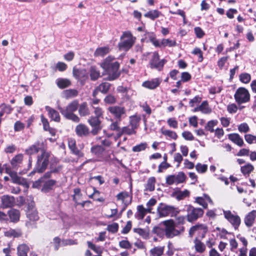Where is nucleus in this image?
I'll use <instances>...</instances> for the list:
<instances>
[{"instance_id":"1","label":"nucleus","mask_w":256,"mask_h":256,"mask_svg":"<svg viewBox=\"0 0 256 256\" xmlns=\"http://www.w3.org/2000/svg\"><path fill=\"white\" fill-rule=\"evenodd\" d=\"M114 57L109 56L107 57L104 62L101 64V67L106 70L108 74V80H113L116 79L120 75L118 71L120 64L118 62H112Z\"/></svg>"},{"instance_id":"2","label":"nucleus","mask_w":256,"mask_h":256,"mask_svg":"<svg viewBox=\"0 0 256 256\" xmlns=\"http://www.w3.org/2000/svg\"><path fill=\"white\" fill-rule=\"evenodd\" d=\"M50 154L48 152L42 150L40 154L37 156L36 162L31 174L42 173L46 170L49 163Z\"/></svg>"},{"instance_id":"3","label":"nucleus","mask_w":256,"mask_h":256,"mask_svg":"<svg viewBox=\"0 0 256 256\" xmlns=\"http://www.w3.org/2000/svg\"><path fill=\"white\" fill-rule=\"evenodd\" d=\"M78 107V102L76 100L70 103L65 108L58 107L60 112L66 118L72 120L74 122H78L80 118L74 112L76 111Z\"/></svg>"},{"instance_id":"4","label":"nucleus","mask_w":256,"mask_h":256,"mask_svg":"<svg viewBox=\"0 0 256 256\" xmlns=\"http://www.w3.org/2000/svg\"><path fill=\"white\" fill-rule=\"evenodd\" d=\"M136 38L129 31L124 32L120 36V40L118 44L120 50L127 51L130 50L134 43Z\"/></svg>"},{"instance_id":"5","label":"nucleus","mask_w":256,"mask_h":256,"mask_svg":"<svg viewBox=\"0 0 256 256\" xmlns=\"http://www.w3.org/2000/svg\"><path fill=\"white\" fill-rule=\"evenodd\" d=\"M163 224L166 226L165 233L168 238H172L174 236H178L184 231V227H182L180 230L176 229L172 220H165L163 222Z\"/></svg>"},{"instance_id":"6","label":"nucleus","mask_w":256,"mask_h":256,"mask_svg":"<svg viewBox=\"0 0 256 256\" xmlns=\"http://www.w3.org/2000/svg\"><path fill=\"white\" fill-rule=\"evenodd\" d=\"M186 218L189 222H193L202 217L204 214V210L201 208H194L191 205L186 206Z\"/></svg>"},{"instance_id":"7","label":"nucleus","mask_w":256,"mask_h":256,"mask_svg":"<svg viewBox=\"0 0 256 256\" xmlns=\"http://www.w3.org/2000/svg\"><path fill=\"white\" fill-rule=\"evenodd\" d=\"M236 101L239 104L248 102L250 100V94L248 91L244 88H238L234 95Z\"/></svg>"},{"instance_id":"8","label":"nucleus","mask_w":256,"mask_h":256,"mask_svg":"<svg viewBox=\"0 0 256 256\" xmlns=\"http://www.w3.org/2000/svg\"><path fill=\"white\" fill-rule=\"evenodd\" d=\"M224 218L236 230L238 229L241 220L240 217L236 214H234L230 210H223Z\"/></svg>"},{"instance_id":"9","label":"nucleus","mask_w":256,"mask_h":256,"mask_svg":"<svg viewBox=\"0 0 256 256\" xmlns=\"http://www.w3.org/2000/svg\"><path fill=\"white\" fill-rule=\"evenodd\" d=\"M186 176L182 172H178L177 175L172 174L168 176L166 178V184L168 185L178 184L185 182Z\"/></svg>"},{"instance_id":"10","label":"nucleus","mask_w":256,"mask_h":256,"mask_svg":"<svg viewBox=\"0 0 256 256\" xmlns=\"http://www.w3.org/2000/svg\"><path fill=\"white\" fill-rule=\"evenodd\" d=\"M158 212L160 217H166L170 215L172 216L175 214V208L170 206L161 203L158 207Z\"/></svg>"},{"instance_id":"11","label":"nucleus","mask_w":256,"mask_h":256,"mask_svg":"<svg viewBox=\"0 0 256 256\" xmlns=\"http://www.w3.org/2000/svg\"><path fill=\"white\" fill-rule=\"evenodd\" d=\"M108 112L116 120L120 122L126 114V109L123 106H112L108 108Z\"/></svg>"},{"instance_id":"12","label":"nucleus","mask_w":256,"mask_h":256,"mask_svg":"<svg viewBox=\"0 0 256 256\" xmlns=\"http://www.w3.org/2000/svg\"><path fill=\"white\" fill-rule=\"evenodd\" d=\"M164 63V60H160V57L158 52H154L153 53L152 57L150 62V66L152 68H156L160 70L162 68Z\"/></svg>"},{"instance_id":"13","label":"nucleus","mask_w":256,"mask_h":256,"mask_svg":"<svg viewBox=\"0 0 256 256\" xmlns=\"http://www.w3.org/2000/svg\"><path fill=\"white\" fill-rule=\"evenodd\" d=\"M56 182V180H48L44 182H36L34 185H41L42 186L41 191L43 192H48L52 190Z\"/></svg>"},{"instance_id":"14","label":"nucleus","mask_w":256,"mask_h":256,"mask_svg":"<svg viewBox=\"0 0 256 256\" xmlns=\"http://www.w3.org/2000/svg\"><path fill=\"white\" fill-rule=\"evenodd\" d=\"M207 230V228L204 224H196L190 229L188 234L190 238H192L196 233L198 234H202V237H204Z\"/></svg>"},{"instance_id":"15","label":"nucleus","mask_w":256,"mask_h":256,"mask_svg":"<svg viewBox=\"0 0 256 256\" xmlns=\"http://www.w3.org/2000/svg\"><path fill=\"white\" fill-rule=\"evenodd\" d=\"M0 207L2 208H7L13 206L15 204V199L14 196L8 195H4L1 198Z\"/></svg>"},{"instance_id":"16","label":"nucleus","mask_w":256,"mask_h":256,"mask_svg":"<svg viewBox=\"0 0 256 256\" xmlns=\"http://www.w3.org/2000/svg\"><path fill=\"white\" fill-rule=\"evenodd\" d=\"M40 150V148L38 146V144H33L30 147H28V148H26L25 150V152L26 154L28 155L29 158H28V168H31L32 165V156L34 154H36Z\"/></svg>"},{"instance_id":"17","label":"nucleus","mask_w":256,"mask_h":256,"mask_svg":"<svg viewBox=\"0 0 256 256\" xmlns=\"http://www.w3.org/2000/svg\"><path fill=\"white\" fill-rule=\"evenodd\" d=\"M75 132L80 137L87 136L90 134L88 128L84 124H80L76 126Z\"/></svg>"},{"instance_id":"18","label":"nucleus","mask_w":256,"mask_h":256,"mask_svg":"<svg viewBox=\"0 0 256 256\" xmlns=\"http://www.w3.org/2000/svg\"><path fill=\"white\" fill-rule=\"evenodd\" d=\"M193 243V248L196 253L202 254L206 250V244L202 242L198 237L194 240Z\"/></svg>"},{"instance_id":"19","label":"nucleus","mask_w":256,"mask_h":256,"mask_svg":"<svg viewBox=\"0 0 256 256\" xmlns=\"http://www.w3.org/2000/svg\"><path fill=\"white\" fill-rule=\"evenodd\" d=\"M68 146L73 154L78 158L84 156V154L76 148V142L74 139L70 138L68 140Z\"/></svg>"},{"instance_id":"20","label":"nucleus","mask_w":256,"mask_h":256,"mask_svg":"<svg viewBox=\"0 0 256 256\" xmlns=\"http://www.w3.org/2000/svg\"><path fill=\"white\" fill-rule=\"evenodd\" d=\"M256 218V210H252L248 212L244 217V222L248 228L251 227L254 224Z\"/></svg>"},{"instance_id":"21","label":"nucleus","mask_w":256,"mask_h":256,"mask_svg":"<svg viewBox=\"0 0 256 256\" xmlns=\"http://www.w3.org/2000/svg\"><path fill=\"white\" fill-rule=\"evenodd\" d=\"M161 80L156 78L150 80L145 81L142 83V86L147 88L154 90L160 84Z\"/></svg>"},{"instance_id":"22","label":"nucleus","mask_w":256,"mask_h":256,"mask_svg":"<svg viewBox=\"0 0 256 256\" xmlns=\"http://www.w3.org/2000/svg\"><path fill=\"white\" fill-rule=\"evenodd\" d=\"M12 182L14 184H20L26 187H28V184L26 179L19 176L16 172L11 173Z\"/></svg>"},{"instance_id":"23","label":"nucleus","mask_w":256,"mask_h":256,"mask_svg":"<svg viewBox=\"0 0 256 256\" xmlns=\"http://www.w3.org/2000/svg\"><path fill=\"white\" fill-rule=\"evenodd\" d=\"M45 109L48 112V116L52 120L56 122L60 121V114L56 110L49 106H46Z\"/></svg>"},{"instance_id":"24","label":"nucleus","mask_w":256,"mask_h":256,"mask_svg":"<svg viewBox=\"0 0 256 256\" xmlns=\"http://www.w3.org/2000/svg\"><path fill=\"white\" fill-rule=\"evenodd\" d=\"M89 74L90 80L94 81L97 80L100 77V73L99 70L95 66H92L90 67L89 71Z\"/></svg>"},{"instance_id":"25","label":"nucleus","mask_w":256,"mask_h":256,"mask_svg":"<svg viewBox=\"0 0 256 256\" xmlns=\"http://www.w3.org/2000/svg\"><path fill=\"white\" fill-rule=\"evenodd\" d=\"M30 250L29 246L25 244H19L17 247L18 256H28V253Z\"/></svg>"},{"instance_id":"26","label":"nucleus","mask_w":256,"mask_h":256,"mask_svg":"<svg viewBox=\"0 0 256 256\" xmlns=\"http://www.w3.org/2000/svg\"><path fill=\"white\" fill-rule=\"evenodd\" d=\"M228 138L240 146H242L244 144L243 140L238 134H230L228 135Z\"/></svg>"},{"instance_id":"27","label":"nucleus","mask_w":256,"mask_h":256,"mask_svg":"<svg viewBox=\"0 0 256 256\" xmlns=\"http://www.w3.org/2000/svg\"><path fill=\"white\" fill-rule=\"evenodd\" d=\"M151 208H144L142 206H138V212L136 213V218L138 220H142L147 212H150Z\"/></svg>"},{"instance_id":"28","label":"nucleus","mask_w":256,"mask_h":256,"mask_svg":"<svg viewBox=\"0 0 256 256\" xmlns=\"http://www.w3.org/2000/svg\"><path fill=\"white\" fill-rule=\"evenodd\" d=\"M24 158V156L22 154H16L14 157L11 161L10 164L13 168H18L22 162Z\"/></svg>"},{"instance_id":"29","label":"nucleus","mask_w":256,"mask_h":256,"mask_svg":"<svg viewBox=\"0 0 256 256\" xmlns=\"http://www.w3.org/2000/svg\"><path fill=\"white\" fill-rule=\"evenodd\" d=\"M8 218L10 219L11 222H16L20 219V212L16 209H12L8 212Z\"/></svg>"},{"instance_id":"30","label":"nucleus","mask_w":256,"mask_h":256,"mask_svg":"<svg viewBox=\"0 0 256 256\" xmlns=\"http://www.w3.org/2000/svg\"><path fill=\"white\" fill-rule=\"evenodd\" d=\"M22 235L21 230L19 229H10L4 232V236L9 238H18Z\"/></svg>"},{"instance_id":"31","label":"nucleus","mask_w":256,"mask_h":256,"mask_svg":"<svg viewBox=\"0 0 256 256\" xmlns=\"http://www.w3.org/2000/svg\"><path fill=\"white\" fill-rule=\"evenodd\" d=\"M56 84L59 88L63 89L69 86L70 82L68 79L60 78L56 80Z\"/></svg>"},{"instance_id":"32","label":"nucleus","mask_w":256,"mask_h":256,"mask_svg":"<svg viewBox=\"0 0 256 256\" xmlns=\"http://www.w3.org/2000/svg\"><path fill=\"white\" fill-rule=\"evenodd\" d=\"M78 113L82 116H86L90 114V112L87 106V104L86 102H83L80 106Z\"/></svg>"},{"instance_id":"33","label":"nucleus","mask_w":256,"mask_h":256,"mask_svg":"<svg viewBox=\"0 0 256 256\" xmlns=\"http://www.w3.org/2000/svg\"><path fill=\"white\" fill-rule=\"evenodd\" d=\"M26 215L28 219L32 221H36L39 218L38 212L36 209H30L28 210Z\"/></svg>"},{"instance_id":"34","label":"nucleus","mask_w":256,"mask_h":256,"mask_svg":"<svg viewBox=\"0 0 256 256\" xmlns=\"http://www.w3.org/2000/svg\"><path fill=\"white\" fill-rule=\"evenodd\" d=\"M134 231L144 239H148L149 237V232L146 228H136L134 229Z\"/></svg>"},{"instance_id":"35","label":"nucleus","mask_w":256,"mask_h":256,"mask_svg":"<svg viewBox=\"0 0 256 256\" xmlns=\"http://www.w3.org/2000/svg\"><path fill=\"white\" fill-rule=\"evenodd\" d=\"M110 52V48L108 46L100 47L98 48L94 54L95 56H103L108 54Z\"/></svg>"},{"instance_id":"36","label":"nucleus","mask_w":256,"mask_h":256,"mask_svg":"<svg viewBox=\"0 0 256 256\" xmlns=\"http://www.w3.org/2000/svg\"><path fill=\"white\" fill-rule=\"evenodd\" d=\"M156 178L154 177L150 178L146 185V190L150 192L153 191L155 188Z\"/></svg>"},{"instance_id":"37","label":"nucleus","mask_w":256,"mask_h":256,"mask_svg":"<svg viewBox=\"0 0 256 256\" xmlns=\"http://www.w3.org/2000/svg\"><path fill=\"white\" fill-rule=\"evenodd\" d=\"M164 250V246H156L151 249L150 251L152 256H161Z\"/></svg>"},{"instance_id":"38","label":"nucleus","mask_w":256,"mask_h":256,"mask_svg":"<svg viewBox=\"0 0 256 256\" xmlns=\"http://www.w3.org/2000/svg\"><path fill=\"white\" fill-rule=\"evenodd\" d=\"M140 120V117L137 116H132L130 118V123L131 127L133 129L137 128L138 123Z\"/></svg>"},{"instance_id":"39","label":"nucleus","mask_w":256,"mask_h":256,"mask_svg":"<svg viewBox=\"0 0 256 256\" xmlns=\"http://www.w3.org/2000/svg\"><path fill=\"white\" fill-rule=\"evenodd\" d=\"M110 84L107 82H102L97 86V90L102 94H106L110 88Z\"/></svg>"},{"instance_id":"40","label":"nucleus","mask_w":256,"mask_h":256,"mask_svg":"<svg viewBox=\"0 0 256 256\" xmlns=\"http://www.w3.org/2000/svg\"><path fill=\"white\" fill-rule=\"evenodd\" d=\"M100 118L96 116H91L88 120V122L92 127H99L101 123Z\"/></svg>"},{"instance_id":"41","label":"nucleus","mask_w":256,"mask_h":256,"mask_svg":"<svg viewBox=\"0 0 256 256\" xmlns=\"http://www.w3.org/2000/svg\"><path fill=\"white\" fill-rule=\"evenodd\" d=\"M254 170V166L250 164H248L240 168L241 172L244 174H249Z\"/></svg>"},{"instance_id":"42","label":"nucleus","mask_w":256,"mask_h":256,"mask_svg":"<svg viewBox=\"0 0 256 256\" xmlns=\"http://www.w3.org/2000/svg\"><path fill=\"white\" fill-rule=\"evenodd\" d=\"M78 92L76 90L69 89L64 92V97L66 99L70 98L77 96Z\"/></svg>"},{"instance_id":"43","label":"nucleus","mask_w":256,"mask_h":256,"mask_svg":"<svg viewBox=\"0 0 256 256\" xmlns=\"http://www.w3.org/2000/svg\"><path fill=\"white\" fill-rule=\"evenodd\" d=\"M200 111L204 114H208L211 112L212 110L209 108L208 103L206 101L203 102L200 105Z\"/></svg>"},{"instance_id":"44","label":"nucleus","mask_w":256,"mask_h":256,"mask_svg":"<svg viewBox=\"0 0 256 256\" xmlns=\"http://www.w3.org/2000/svg\"><path fill=\"white\" fill-rule=\"evenodd\" d=\"M160 12L157 10H152L149 11L144 14L146 18H148L152 20L158 18L160 16Z\"/></svg>"},{"instance_id":"45","label":"nucleus","mask_w":256,"mask_h":256,"mask_svg":"<svg viewBox=\"0 0 256 256\" xmlns=\"http://www.w3.org/2000/svg\"><path fill=\"white\" fill-rule=\"evenodd\" d=\"M161 44L162 47H172L176 45V42L175 40H172L170 39L163 38L161 40Z\"/></svg>"},{"instance_id":"46","label":"nucleus","mask_w":256,"mask_h":256,"mask_svg":"<svg viewBox=\"0 0 256 256\" xmlns=\"http://www.w3.org/2000/svg\"><path fill=\"white\" fill-rule=\"evenodd\" d=\"M92 108L93 109V112L96 117L99 118H102L104 115V111L102 108L98 106H92Z\"/></svg>"},{"instance_id":"47","label":"nucleus","mask_w":256,"mask_h":256,"mask_svg":"<svg viewBox=\"0 0 256 256\" xmlns=\"http://www.w3.org/2000/svg\"><path fill=\"white\" fill-rule=\"evenodd\" d=\"M161 132L164 136H168V137L174 139L176 140L177 138L176 134L172 130H165L164 128L161 129Z\"/></svg>"},{"instance_id":"48","label":"nucleus","mask_w":256,"mask_h":256,"mask_svg":"<svg viewBox=\"0 0 256 256\" xmlns=\"http://www.w3.org/2000/svg\"><path fill=\"white\" fill-rule=\"evenodd\" d=\"M216 120H212L209 121L205 126V128L211 132H214V127L218 124Z\"/></svg>"},{"instance_id":"49","label":"nucleus","mask_w":256,"mask_h":256,"mask_svg":"<svg viewBox=\"0 0 256 256\" xmlns=\"http://www.w3.org/2000/svg\"><path fill=\"white\" fill-rule=\"evenodd\" d=\"M88 245L89 248L96 252L98 255L100 254L102 252V248L101 247L96 246L90 242H88Z\"/></svg>"},{"instance_id":"50","label":"nucleus","mask_w":256,"mask_h":256,"mask_svg":"<svg viewBox=\"0 0 256 256\" xmlns=\"http://www.w3.org/2000/svg\"><path fill=\"white\" fill-rule=\"evenodd\" d=\"M147 146V144L146 142H142L139 144L134 146L132 148V151L134 152H140L144 150Z\"/></svg>"},{"instance_id":"51","label":"nucleus","mask_w":256,"mask_h":256,"mask_svg":"<svg viewBox=\"0 0 256 256\" xmlns=\"http://www.w3.org/2000/svg\"><path fill=\"white\" fill-rule=\"evenodd\" d=\"M196 169L199 173H204L208 170V166L205 164L198 163L196 166Z\"/></svg>"},{"instance_id":"52","label":"nucleus","mask_w":256,"mask_h":256,"mask_svg":"<svg viewBox=\"0 0 256 256\" xmlns=\"http://www.w3.org/2000/svg\"><path fill=\"white\" fill-rule=\"evenodd\" d=\"M240 80L244 83V84H248V83L251 79V77L250 74L247 73H244L242 74L240 76Z\"/></svg>"},{"instance_id":"53","label":"nucleus","mask_w":256,"mask_h":256,"mask_svg":"<svg viewBox=\"0 0 256 256\" xmlns=\"http://www.w3.org/2000/svg\"><path fill=\"white\" fill-rule=\"evenodd\" d=\"M244 138L246 141L250 144H252V143L256 144V136H255L250 134H247L244 136Z\"/></svg>"},{"instance_id":"54","label":"nucleus","mask_w":256,"mask_h":256,"mask_svg":"<svg viewBox=\"0 0 256 256\" xmlns=\"http://www.w3.org/2000/svg\"><path fill=\"white\" fill-rule=\"evenodd\" d=\"M104 102L107 104H114L116 102V98L112 94H108L104 98Z\"/></svg>"},{"instance_id":"55","label":"nucleus","mask_w":256,"mask_h":256,"mask_svg":"<svg viewBox=\"0 0 256 256\" xmlns=\"http://www.w3.org/2000/svg\"><path fill=\"white\" fill-rule=\"evenodd\" d=\"M238 130L241 132L246 133L250 130V128L246 123L244 122L238 126Z\"/></svg>"},{"instance_id":"56","label":"nucleus","mask_w":256,"mask_h":256,"mask_svg":"<svg viewBox=\"0 0 256 256\" xmlns=\"http://www.w3.org/2000/svg\"><path fill=\"white\" fill-rule=\"evenodd\" d=\"M195 202L204 208L208 207V204L205 202V199L203 197H196L195 199Z\"/></svg>"},{"instance_id":"57","label":"nucleus","mask_w":256,"mask_h":256,"mask_svg":"<svg viewBox=\"0 0 256 256\" xmlns=\"http://www.w3.org/2000/svg\"><path fill=\"white\" fill-rule=\"evenodd\" d=\"M192 53L198 56V60L199 62H202L203 60L202 52L200 48H196L193 50Z\"/></svg>"},{"instance_id":"58","label":"nucleus","mask_w":256,"mask_h":256,"mask_svg":"<svg viewBox=\"0 0 256 256\" xmlns=\"http://www.w3.org/2000/svg\"><path fill=\"white\" fill-rule=\"evenodd\" d=\"M118 228V225L116 223H113L111 224H109L107 226V230L108 232H112V233H115L117 232Z\"/></svg>"},{"instance_id":"59","label":"nucleus","mask_w":256,"mask_h":256,"mask_svg":"<svg viewBox=\"0 0 256 256\" xmlns=\"http://www.w3.org/2000/svg\"><path fill=\"white\" fill-rule=\"evenodd\" d=\"M190 194V192L188 190H186L184 191L180 192H178L176 194L177 199L180 200H182L184 198L188 196Z\"/></svg>"},{"instance_id":"60","label":"nucleus","mask_w":256,"mask_h":256,"mask_svg":"<svg viewBox=\"0 0 256 256\" xmlns=\"http://www.w3.org/2000/svg\"><path fill=\"white\" fill-rule=\"evenodd\" d=\"M170 166H171L168 163L162 162L158 166V172L160 173L162 172L164 170H166Z\"/></svg>"},{"instance_id":"61","label":"nucleus","mask_w":256,"mask_h":256,"mask_svg":"<svg viewBox=\"0 0 256 256\" xmlns=\"http://www.w3.org/2000/svg\"><path fill=\"white\" fill-rule=\"evenodd\" d=\"M104 151V148L100 146H96L91 148V152L95 154H99Z\"/></svg>"},{"instance_id":"62","label":"nucleus","mask_w":256,"mask_h":256,"mask_svg":"<svg viewBox=\"0 0 256 256\" xmlns=\"http://www.w3.org/2000/svg\"><path fill=\"white\" fill-rule=\"evenodd\" d=\"M9 220L7 214L0 210V223H6Z\"/></svg>"},{"instance_id":"63","label":"nucleus","mask_w":256,"mask_h":256,"mask_svg":"<svg viewBox=\"0 0 256 256\" xmlns=\"http://www.w3.org/2000/svg\"><path fill=\"white\" fill-rule=\"evenodd\" d=\"M182 137L186 140H194V136L192 134L188 131H185L182 133Z\"/></svg>"},{"instance_id":"64","label":"nucleus","mask_w":256,"mask_h":256,"mask_svg":"<svg viewBox=\"0 0 256 256\" xmlns=\"http://www.w3.org/2000/svg\"><path fill=\"white\" fill-rule=\"evenodd\" d=\"M167 122L168 126L172 128H176L178 127V122L174 118H170L168 120Z\"/></svg>"}]
</instances>
